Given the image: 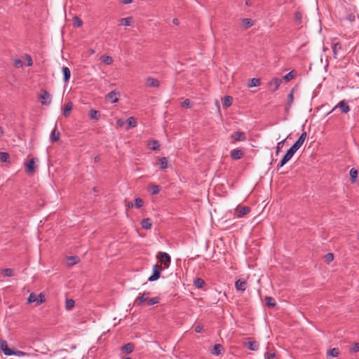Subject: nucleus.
<instances>
[{
    "mask_svg": "<svg viewBox=\"0 0 359 359\" xmlns=\"http://www.w3.org/2000/svg\"><path fill=\"white\" fill-rule=\"evenodd\" d=\"M265 302L267 306L273 308L276 305L275 299L271 297H266Z\"/></svg>",
    "mask_w": 359,
    "mask_h": 359,
    "instance_id": "473e14b6",
    "label": "nucleus"
},
{
    "mask_svg": "<svg viewBox=\"0 0 359 359\" xmlns=\"http://www.w3.org/2000/svg\"><path fill=\"white\" fill-rule=\"evenodd\" d=\"M182 106L184 107H187V108L191 107V102H190L189 100H188V99L184 100L182 103Z\"/></svg>",
    "mask_w": 359,
    "mask_h": 359,
    "instance_id": "6e6d98bb",
    "label": "nucleus"
},
{
    "mask_svg": "<svg viewBox=\"0 0 359 359\" xmlns=\"http://www.w3.org/2000/svg\"><path fill=\"white\" fill-rule=\"evenodd\" d=\"M342 50V46L340 43L337 42L332 46V52L334 58H338L340 51Z\"/></svg>",
    "mask_w": 359,
    "mask_h": 359,
    "instance_id": "dca6fc26",
    "label": "nucleus"
},
{
    "mask_svg": "<svg viewBox=\"0 0 359 359\" xmlns=\"http://www.w3.org/2000/svg\"><path fill=\"white\" fill-rule=\"evenodd\" d=\"M250 208L248 206H243L240 209H236L237 211V217H242L243 216L247 215L250 212Z\"/></svg>",
    "mask_w": 359,
    "mask_h": 359,
    "instance_id": "a211bd4d",
    "label": "nucleus"
},
{
    "mask_svg": "<svg viewBox=\"0 0 359 359\" xmlns=\"http://www.w3.org/2000/svg\"><path fill=\"white\" fill-rule=\"evenodd\" d=\"M121 1L123 4H128L132 3L133 0H121Z\"/></svg>",
    "mask_w": 359,
    "mask_h": 359,
    "instance_id": "69168bd1",
    "label": "nucleus"
},
{
    "mask_svg": "<svg viewBox=\"0 0 359 359\" xmlns=\"http://www.w3.org/2000/svg\"><path fill=\"white\" fill-rule=\"evenodd\" d=\"M337 108H339L341 111L344 114H347L350 111L351 109L346 102L344 100L340 101L327 114H330L333 112Z\"/></svg>",
    "mask_w": 359,
    "mask_h": 359,
    "instance_id": "39448f33",
    "label": "nucleus"
},
{
    "mask_svg": "<svg viewBox=\"0 0 359 359\" xmlns=\"http://www.w3.org/2000/svg\"><path fill=\"white\" fill-rule=\"evenodd\" d=\"M160 168L163 170L168 168V159L166 157H161L159 158Z\"/></svg>",
    "mask_w": 359,
    "mask_h": 359,
    "instance_id": "c9c22d12",
    "label": "nucleus"
},
{
    "mask_svg": "<svg viewBox=\"0 0 359 359\" xmlns=\"http://www.w3.org/2000/svg\"><path fill=\"white\" fill-rule=\"evenodd\" d=\"M13 355H17V356H24L26 355V353L21 351H14Z\"/></svg>",
    "mask_w": 359,
    "mask_h": 359,
    "instance_id": "680f3d73",
    "label": "nucleus"
},
{
    "mask_svg": "<svg viewBox=\"0 0 359 359\" xmlns=\"http://www.w3.org/2000/svg\"><path fill=\"white\" fill-rule=\"evenodd\" d=\"M163 270V268L158 264H154L153 266V273L151 276L149 277L148 280L150 282L155 281L158 280L161 276V273Z\"/></svg>",
    "mask_w": 359,
    "mask_h": 359,
    "instance_id": "20e7f679",
    "label": "nucleus"
},
{
    "mask_svg": "<svg viewBox=\"0 0 359 359\" xmlns=\"http://www.w3.org/2000/svg\"><path fill=\"white\" fill-rule=\"evenodd\" d=\"M9 154L7 152H0V161L4 163L8 162L9 160Z\"/></svg>",
    "mask_w": 359,
    "mask_h": 359,
    "instance_id": "37998d69",
    "label": "nucleus"
},
{
    "mask_svg": "<svg viewBox=\"0 0 359 359\" xmlns=\"http://www.w3.org/2000/svg\"><path fill=\"white\" fill-rule=\"evenodd\" d=\"M102 61L105 65H111L113 62V59L111 56L109 55H103L102 57Z\"/></svg>",
    "mask_w": 359,
    "mask_h": 359,
    "instance_id": "c03bdc74",
    "label": "nucleus"
},
{
    "mask_svg": "<svg viewBox=\"0 0 359 359\" xmlns=\"http://www.w3.org/2000/svg\"><path fill=\"white\" fill-rule=\"evenodd\" d=\"M231 138L233 140L231 143L234 144L236 142L245 141L247 137L244 132L236 131L231 135Z\"/></svg>",
    "mask_w": 359,
    "mask_h": 359,
    "instance_id": "423d86ee",
    "label": "nucleus"
},
{
    "mask_svg": "<svg viewBox=\"0 0 359 359\" xmlns=\"http://www.w3.org/2000/svg\"><path fill=\"white\" fill-rule=\"evenodd\" d=\"M36 161H37V158H32L29 160V161L27 163L25 164L27 172L32 173L34 171V168H35L34 165H35V163Z\"/></svg>",
    "mask_w": 359,
    "mask_h": 359,
    "instance_id": "2eb2a0df",
    "label": "nucleus"
},
{
    "mask_svg": "<svg viewBox=\"0 0 359 359\" xmlns=\"http://www.w3.org/2000/svg\"><path fill=\"white\" fill-rule=\"evenodd\" d=\"M194 330L196 332L201 333L203 330V326L202 325H198L195 327Z\"/></svg>",
    "mask_w": 359,
    "mask_h": 359,
    "instance_id": "13d9d810",
    "label": "nucleus"
},
{
    "mask_svg": "<svg viewBox=\"0 0 359 359\" xmlns=\"http://www.w3.org/2000/svg\"><path fill=\"white\" fill-rule=\"evenodd\" d=\"M261 81L259 79L257 78H252L249 80V82L248 83V88H252V87H257L260 86Z\"/></svg>",
    "mask_w": 359,
    "mask_h": 359,
    "instance_id": "5701e85b",
    "label": "nucleus"
},
{
    "mask_svg": "<svg viewBox=\"0 0 359 359\" xmlns=\"http://www.w3.org/2000/svg\"><path fill=\"white\" fill-rule=\"evenodd\" d=\"M151 142L152 144V147L151 148L152 150L155 151L160 149V144L158 140H152Z\"/></svg>",
    "mask_w": 359,
    "mask_h": 359,
    "instance_id": "8fccbe9b",
    "label": "nucleus"
},
{
    "mask_svg": "<svg viewBox=\"0 0 359 359\" xmlns=\"http://www.w3.org/2000/svg\"><path fill=\"white\" fill-rule=\"evenodd\" d=\"M358 172L355 168H351L350 170V176H351V181L352 183H354L357 181Z\"/></svg>",
    "mask_w": 359,
    "mask_h": 359,
    "instance_id": "2f4dec72",
    "label": "nucleus"
},
{
    "mask_svg": "<svg viewBox=\"0 0 359 359\" xmlns=\"http://www.w3.org/2000/svg\"><path fill=\"white\" fill-rule=\"evenodd\" d=\"M62 72L63 74V80L66 83L69 80L71 76L70 69L67 67H63L62 68Z\"/></svg>",
    "mask_w": 359,
    "mask_h": 359,
    "instance_id": "4be33fe9",
    "label": "nucleus"
},
{
    "mask_svg": "<svg viewBox=\"0 0 359 359\" xmlns=\"http://www.w3.org/2000/svg\"><path fill=\"white\" fill-rule=\"evenodd\" d=\"M143 204H144V201L140 198H136L135 199V206L137 208H141L142 206H143Z\"/></svg>",
    "mask_w": 359,
    "mask_h": 359,
    "instance_id": "de8ad7c7",
    "label": "nucleus"
},
{
    "mask_svg": "<svg viewBox=\"0 0 359 359\" xmlns=\"http://www.w3.org/2000/svg\"><path fill=\"white\" fill-rule=\"evenodd\" d=\"M69 259L73 261V262L71 264L72 265L76 264L79 260L77 257H69Z\"/></svg>",
    "mask_w": 359,
    "mask_h": 359,
    "instance_id": "e2e57ef3",
    "label": "nucleus"
},
{
    "mask_svg": "<svg viewBox=\"0 0 359 359\" xmlns=\"http://www.w3.org/2000/svg\"><path fill=\"white\" fill-rule=\"evenodd\" d=\"M100 157L98 156H97L94 158V161L98 162L100 161Z\"/></svg>",
    "mask_w": 359,
    "mask_h": 359,
    "instance_id": "774afa93",
    "label": "nucleus"
},
{
    "mask_svg": "<svg viewBox=\"0 0 359 359\" xmlns=\"http://www.w3.org/2000/svg\"><path fill=\"white\" fill-rule=\"evenodd\" d=\"M1 274L4 276L11 277L13 276V271L12 269L6 268L2 270Z\"/></svg>",
    "mask_w": 359,
    "mask_h": 359,
    "instance_id": "58836bf2",
    "label": "nucleus"
},
{
    "mask_svg": "<svg viewBox=\"0 0 359 359\" xmlns=\"http://www.w3.org/2000/svg\"><path fill=\"white\" fill-rule=\"evenodd\" d=\"M120 25L123 26H130L132 22V18H123L119 20Z\"/></svg>",
    "mask_w": 359,
    "mask_h": 359,
    "instance_id": "f704fd0d",
    "label": "nucleus"
},
{
    "mask_svg": "<svg viewBox=\"0 0 359 359\" xmlns=\"http://www.w3.org/2000/svg\"><path fill=\"white\" fill-rule=\"evenodd\" d=\"M334 259V255L332 253L329 252L325 256V261L327 263L331 262Z\"/></svg>",
    "mask_w": 359,
    "mask_h": 359,
    "instance_id": "3c124183",
    "label": "nucleus"
},
{
    "mask_svg": "<svg viewBox=\"0 0 359 359\" xmlns=\"http://www.w3.org/2000/svg\"><path fill=\"white\" fill-rule=\"evenodd\" d=\"M244 156V152L241 149H234L230 152V157L233 160H239Z\"/></svg>",
    "mask_w": 359,
    "mask_h": 359,
    "instance_id": "9d476101",
    "label": "nucleus"
},
{
    "mask_svg": "<svg viewBox=\"0 0 359 359\" xmlns=\"http://www.w3.org/2000/svg\"><path fill=\"white\" fill-rule=\"evenodd\" d=\"M282 83V79L279 78H273L269 82V90L272 92H275Z\"/></svg>",
    "mask_w": 359,
    "mask_h": 359,
    "instance_id": "6e6552de",
    "label": "nucleus"
},
{
    "mask_svg": "<svg viewBox=\"0 0 359 359\" xmlns=\"http://www.w3.org/2000/svg\"><path fill=\"white\" fill-rule=\"evenodd\" d=\"M27 302L29 304H31V303H34V302H37V300H36V296L35 295L34 293H31L27 299Z\"/></svg>",
    "mask_w": 359,
    "mask_h": 359,
    "instance_id": "09e8293b",
    "label": "nucleus"
},
{
    "mask_svg": "<svg viewBox=\"0 0 359 359\" xmlns=\"http://www.w3.org/2000/svg\"><path fill=\"white\" fill-rule=\"evenodd\" d=\"M247 348L251 351H257L259 348V344L256 341H249L247 344Z\"/></svg>",
    "mask_w": 359,
    "mask_h": 359,
    "instance_id": "a878e982",
    "label": "nucleus"
},
{
    "mask_svg": "<svg viewBox=\"0 0 359 359\" xmlns=\"http://www.w3.org/2000/svg\"><path fill=\"white\" fill-rule=\"evenodd\" d=\"M72 20H73V25L75 27H81L83 25V21L78 16H74Z\"/></svg>",
    "mask_w": 359,
    "mask_h": 359,
    "instance_id": "4c0bfd02",
    "label": "nucleus"
},
{
    "mask_svg": "<svg viewBox=\"0 0 359 359\" xmlns=\"http://www.w3.org/2000/svg\"><path fill=\"white\" fill-rule=\"evenodd\" d=\"M123 123H124V121L122 119H118L116 121V124L118 126H122L123 125Z\"/></svg>",
    "mask_w": 359,
    "mask_h": 359,
    "instance_id": "0e129e2a",
    "label": "nucleus"
},
{
    "mask_svg": "<svg viewBox=\"0 0 359 359\" xmlns=\"http://www.w3.org/2000/svg\"><path fill=\"white\" fill-rule=\"evenodd\" d=\"M149 191L151 195L158 194L160 191V187L156 184H151L149 187Z\"/></svg>",
    "mask_w": 359,
    "mask_h": 359,
    "instance_id": "cd10ccee",
    "label": "nucleus"
},
{
    "mask_svg": "<svg viewBox=\"0 0 359 359\" xmlns=\"http://www.w3.org/2000/svg\"><path fill=\"white\" fill-rule=\"evenodd\" d=\"M233 98L231 96H225L222 101V106L224 108H227L232 104Z\"/></svg>",
    "mask_w": 359,
    "mask_h": 359,
    "instance_id": "b1692460",
    "label": "nucleus"
},
{
    "mask_svg": "<svg viewBox=\"0 0 359 359\" xmlns=\"http://www.w3.org/2000/svg\"><path fill=\"white\" fill-rule=\"evenodd\" d=\"M75 305V302L72 299H67L65 302V308L67 310L72 309Z\"/></svg>",
    "mask_w": 359,
    "mask_h": 359,
    "instance_id": "ea45409f",
    "label": "nucleus"
},
{
    "mask_svg": "<svg viewBox=\"0 0 359 359\" xmlns=\"http://www.w3.org/2000/svg\"><path fill=\"white\" fill-rule=\"evenodd\" d=\"M276 356V354L275 353H265V358L266 359H273V358H275Z\"/></svg>",
    "mask_w": 359,
    "mask_h": 359,
    "instance_id": "4d7b16f0",
    "label": "nucleus"
},
{
    "mask_svg": "<svg viewBox=\"0 0 359 359\" xmlns=\"http://www.w3.org/2000/svg\"><path fill=\"white\" fill-rule=\"evenodd\" d=\"M346 19L350 22H354L355 20V16L354 14H348L346 17Z\"/></svg>",
    "mask_w": 359,
    "mask_h": 359,
    "instance_id": "052dcab7",
    "label": "nucleus"
},
{
    "mask_svg": "<svg viewBox=\"0 0 359 359\" xmlns=\"http://www.w3.org/2000/svg\"><path fill=\"white\" fill-rule=\"evenodd\" d=\"M285 141V140H283L278 142V144L276 145V155H278L279 154V152H280V149H281V148L283 147V144Z\"/></svg>",
    "mask_w": 359,
    "mask_h": 359,
    "instance_id": "864d4df0",
    "label": "nucleus"
},
{
    "mask_svg": "<svg viewBox=\"0 0 359 359\" xmlns=\"http://www.w3.org/2000/svg\"><path fill=\"white\" fill-rule=\"evenodd\" d=\"M60 134L57 131V127L55 126L50 133V140L51 142H57L60 140Z\"/></svg>",
    "mask_w": 359,
    "mask_h": 359,
    "instance_id": "f3484780",
    "label": "nucleus"
},
{
    "mask_svg": "<svg viewBox=\"0 0 359 359\" xmlns=\"http://www.w3.org/2000/svg\"><path fill=\"white\" fill-rule=\"evenodd\" d=\"M307 136L306 131H304L298 140L291 146L294 150L297 151L304 144Z\"/></svg>",
    "mask_w": 359,
    "mask_h": 359,
    "instance_id": "0eeeda50",
    "label": "nucleus"
},
{
    "mask_svg": "<svg viewBox=\"0 0 359 359\" xmlns=\"http://www.w3.org/2000/svg\"><path fill=\"white\" fill-rule=\"evenodd\" d=\"M134 344L133 343H128L122 346L121 351L126 354L132 353L134 350Z\"/></svg>",
    "mask_w": 359,
    "mask_h": 359,
    "instance_id": "6ab92c4d",
    "label": "nucleus"
},
{
    "mask_svg": "<svg viewBox=\"0 0 359 359\" xmlns=\"http://www.w3.org/2000/svg\"><path fill=\"white\" fill-rule=\"evenodd\" d=\"M205 284V281L201 278H197L194 281V285L198 289L202 288Z\"/></svg>",
    "mask_w": 359,
    "mask_h": 359,
    "instance_id": "c756f323",
    "label": "nucleus"
},
{
    "mask_svg": "<svg viewBox=\"0 0 359 359\" xmlns=\"http://www.w3.org/2000/svg\"><path fill=\"white\" fill-rule=\"evenodd\" d=\"M295 76H296V72H295V71L292 70V71H290L289 73H287L286 75H285V76L283 78L286 81H290V80L294 79L295 77Z\"/></svg>",
    "mask_w": 359,
    "mask_h": 359,
    "instance_id": "a19ab883",
    "label": "nucleus"
},
{
    "mask_svg": "<svg viewBox=\"0 0 359 359\" xmlns=\"http://www.w3.org/2000/svg\"><path fill=\"white\" fill-rule=\"evenodd\" d=\"M126 122H127V124H128V126H127V128H126L127 130H128L130 128H134V127H135L137 126L136 119L133 116L129 117L126 120Z\"/></svg>",
    "mask_w": 359,
    "mask_h": 359,
    "instance_id": "c85d7f7f",
    "label": "nucleus"
},
{
    "mask_svg": "<svg viewBox=\"0 0 359 359\" xmlns=\"http://www.w3.org/2000/svg\"><path fill=\"white\" fill-rule=\"evenodd\" d=\"M118 95L119 93L113 90L106 95V100L111 103H116L118 101Z\"/></svg>",
    "mask_w": 359,
    "mask_h": 359,
    "instance_id": "9b49d317",
    "label": "nucleus"
},
{
    "mask_svg": "<svg viewBox=\"0 0 359 359\" xmlns=\"http://www.w3.org/2000/svg\"><path fill=\"white\" fill-rule=\"evenodd\" d=\"M73 107V104L71 101H69L65 107L62 114L64 116L67 117L69 116V112L72 111Z\"/></svg>",
    "mask_w": 359,
    "mask_h": 359,
    "instance_id": "393cba45",
    "label": "nucleus"
},
{
    "mask_svg": "<svg viewBox=\"0 0 359 359\" xmlns=\"http://www.w3.org/2000/svg\"><path fill=\"white\" fill-rule=\"evenodd\" d=\"M36 300H37V302H36L37 305L41 304L43 302H45L46 299H45L44 294L42 293H40L38 296H36Z\"/></svg>",
    "mask_w": 359,
    "mask_h": 359,
    "instance_id": "49530a36",
    "label": "nucleus"
},
{
    "mask_svg": "<svg viewBox=\"0 0 359 359\" xmlns=\"http://www.w3.org/2000/svg\"><path fill=\"white\" fill-rule=\"evenodd\" d=\"M160 301V298L159 297H153V298H149L148 300H147V303H148V305L149 306H153L156 304H158Z\"/></svg>",
    "mask_w": 359,
    "mask_h": 359,
    "instance_id": "a18cd8bd",
    "label": "nucleus"
},
{
    "mask_svg": "<svg viewBox=\"0 0 359 359\" xmlns=\"http://www.w3.org/2000/svg\"><path fill=\"white\" fill-rule=\"evenodd\" d=\"M142 228L144 229H150L152 226V222L150 218H144L141 222Z\"/></svg>",
    "mask_w": 359,
    "mask_h": 359,
    "instance_id": "412c9836",
    "label": "nucleus"
},
{
    "mask_svg": "<svg viewBox=\"0 0 359 359\" xmlns=\"http://www.w3.org/2000/svg\"><path fill=\"white\" fill-rule=\"evenodd\" d=\"M327 355L332 357H337L339 354V349L337 348H333L327 351Z\"/></svg>",
    "mask_w": 359,
    "mask_h": 359,
    "instance_id": "e433bc0d",
    "label": "nucleus"
},
{
    "mask_svg": "<svg viewBox=\"0 0 359 359\" xmlns=\"http://www.w3.org/2000/svg\"><path fill=\"white\" fill-rule=\"evenodd\" d=\"M150 294V292H144L142 294H140V295L135 299L134 304L137 306L142 305L143 302L148 300Z\"/></svg>",
    "mask_w": 359,
    "mask_h": 359,
    "instance_id": "1a4fd4ad",
    "label": "nucleus"
},
{
    "mask_svg": "<svg viewBox=\"0 0 359 359\" xmlns=\"http://www.w3.org/2000/svg\"><path fill=\"white\" fill-rule=\"evenodd\" d=\"M1 348L6 355H13L14 353V351L8 347V344L5 340L1 341Z\"/></svg>",
    "mask_w": 359,
    "mask_h": 359,
    "instance_id": "4468645a",
    "label": "nucleus"
},
{
    "mask_svg": "<svg viewBox=\"0 0 359 359\" xmlns=\"http://www.w3.org/2000/svg\"><path fill=\"white\" fill-rule=\"evenodd\" d=\"M172 22H173L175 25H178V23H179V20H178V19H177V18H174V19L172 20Z\"/></svg>",
    "mask_w": 359,
    "mask_h": 359,
    "instance_id": "338daca9",
    "label": "nucleus"
},
{
    "mask_svg": "<svg viewBox=\"0 0 359 359\" xmlns=\"http://www.w3.org/2000/svg\"><path fill=\"white\" fill-rule=\"evenodd\" d=\"M39 98L41 100V103L43 105L48 106L51 103L52 96L45 89H41L39 95Z\"/></svg>",
    "mask_w": 359,
    "mask_h": 359,
    "instance_id": "f257e3e1",
    "label": "nucleus"
},
{
    "mask_svg": "<svg viewBox=\"0 0 359 359\" xmlns=\"http://www.w3.org/2000/svg\"><path fill=\"white\" fill-rule=\"evenodd\" d=\"M252 25H253V23H252V21L251 19H249V18L242 19V26L245 29H248V28L250 27L251 26H252Z\"/></svg>",
    "mask_w": 359,
    "mask_h": 359,
    "instance_id": "72a5a7b5",
    "label": "nucleus"
},
{
    "mask_svg": "<svg viewBox=\"0 0 359 359\" xmlns=\"http://www.w3.org/2000/svg\"><path fill=\"white\" fill-rule=\"evenodd\" d=\"M296 151H297L294 150L292 147H290L289 149H287L285 154L283 156L280 163L278 164L277 168L280 169L285 164H286L292 158V157L293 156Z\"/></svg>",
    "mask_w": 359,
    "mask_h": 359,
    "instance_id": "f03ea898",
    "label": "nucleus"
},
{
    "mask_svg": "<svg viewBox=\"0 0 359 359\" xmlns=\"http://www.w3.org/2000/svg\"><path fill=\"white\" fill-rule=\"evenodd\" d=\"M157 258L159 259L161 264L164 266V269H167L169 267L171 262V257L167 252H158V254L157 255Z\"/></svg>",
    "mask_w": 359,
    "mask_h": 359,
    "instance_id": "7ed1b4c3",
    "label": "nucleus"
},
{
    "mask_svg": "<svg viewBox=\"0 0 359 359\" xmlns=\"http://www.w3.org/2000/svg\"><path fill=\"white\" fill-rule=\"evenodd\" d=\"M294 89L292 88L290 90V92L287 96V103H286V105L285 107V109L286 111H288L292 105V103L294 102Z\"/></svg>",
    "mask_w": 359,
    "mask_h": 359,
    "instance_id": "ddd939ff",
    "label": "nucleus"
},
{
    "mask_svg": "<svg viewBox=\"0 0 359 359\" xmlns=\"http://www.w3.org/2000/svg\"><path fill=\"white\" fill-rule=\"evenodd\" d=\"M89 116L91 119L97 121L100 118V114L95 109H90L89 111Z\"/></svg>",
    "mask_w": 359,
    "mask_h": 359,
    "instance_id": "7c9ffc66",
    "label": "nucleus"
},
{
    "mask_svg": "<svg viewBox=\"0 0 359 359\" xmlns=\"http://www.w3.org/2000/svg\"><path fill=\"white\" fill-rule=\"evenodd\" d=\"M147 84L149 87L158 88L160 86V82L158 80L156 79H154L152 77H148L147 79Z\"/></svg>",
    "mask_w": 359,
    "mask_h": 359,
    "instance_id": "aec40b11",
    "label": "nucleus"
},
{
    "mask_svg": "<svg viewBox=\"0 0 359 359\" xmlns=\"http://www.w3.org/2000/svg\"><path fill=\"white\" fill-rule=\"evenodd\" d=\"M247 281L243 279H238L235 283V287L238 291L244 292L247 288Z\"/></svg>",
    "mask_w": 359,
    "mask_h": 359,
    "instance_id": "f8f14e48",
    "label": "nucleus"
},
{
    "mask_svg": "<svg viewBox=\"0 0 359 359\" xmlns=\"http://www.w3.org/2000/svg\"><path fill=\"white\" fill-rule=\"evenodd\" d=\"M351 351L353 352H358L359 351V343H355L353 346L351 348Z\"/></svg>",
    "mask_w": 359,
    "mask_h": 359,
    "instance_id": "bf43d9fd",
    "label": "nucleus"
},
{
    "mask_svg": "<svg viewBox=\"0 0 359 359\" xmlns=\"http://www.w3.org/2000/svg\"><path fill=\"white\" fill-rule=\"evenodd\" d=\"M25 60H27V65L28 67H31L33 65V61H32V57L29 55V54H25Z\"/></svg>",
    "mask_w": 359,
    "mask_h": 359,
    "instance_id": "603ef678",
    "label": "nucleus"
},
{
    "mask_svg": "<svg viewBox=\"0 0 359 359\" xmlns=\"http://www.w3.org/2000/svg\"><path fill=\"white\" fill-rule=\"evenodd\" d=\"M14 65L17 68L22 67L23 62L20 59H16L14 60Z\"/></svg>",
    "mask_w": 359,
    "mask_h": 359,
    "instance_id": "5fc2aeb1",
    "label": "nucleus"
},
{
    "mask_svg": "<svg viewBox=\"0 0 359 359\" xmlns=\"http://www.w3.org/2000/svg\"><path fill=\"white\" fill-rule=\"evenodd\" d=\"M302 13L300 11H297L294 13V21L297 24L300 25L302 20Z\"/></svg>",
    "mask_w": 359,
    "mask_h": 359,
    "instance_id": "79ce46f5",
    "label": "nucleus"
},
{
    "mask_svg": "<svg viewBox=\"0 0 359 359\" xmlns=\"http://www.w3.org/2000/svg\"><path fill=\"white\" fill-rule=\"evenodd\" d=\"M223 351V347L221 344H217L214 345L213 350L212 351V354L215 355H219L222 353V351Z\"/></svg>",
    "mask_w": 359,
    "mask_h": 359,
    "instance_id": "bb28decb",
    "label": "nucleus"
}]
</instances>
